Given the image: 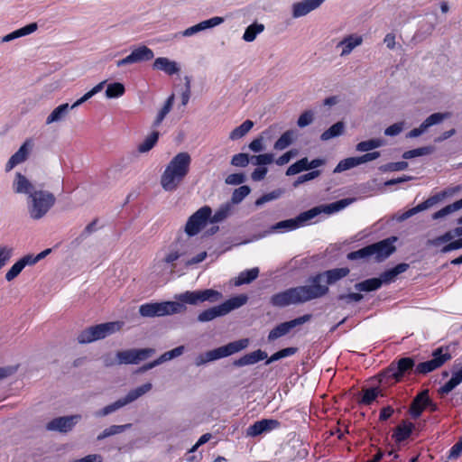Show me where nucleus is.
<instances>
[{
	"label": "nucleus",
	"instance_id": "obj_59",
	"mask_svg": "<svg viewBox=\"0 0 462 462\" xmlns=\"http://www.w3.org/2000/svg\"><path fill=\"white\" fill-rule=\"evenodd\" d=\"M249 162V154L244 152L235 154L231 159V164L236 167H246Z\"/></svg>",
	"mask_w": 462,
	"mask_h": 462
},
{
	"label": "nucleus",
	"instance_id": "obj_40",
	"mask_svg": "<svg viewBox=\"0 0 462 462\" xmlns=\"http://www.w3.org/2000/svg\"><path fill=\"white\" fill-rule=\"evenodd\" d=\"M131 427V424H125V425H112L106 429H105L97 437V440H103L108 437L120 434L124 432L126 429H129Z\"/></svg>",
	"mask_w": 462,
	"mask_h": 462
},
{
	"label": "nucleus",
	"instance_id": "obj_35",
	"mask_svg": "<svg viewBox=\"0 0 462 462\" xmlns=\"http://www.w3.org/2000/svg\"><path fill=\"white\" fill-rule=\"evenodd\" d=\"M258 274L259 269L257 267L244 271L240 273V274L236 278L235 285L240 286L243 284L250 283L258 277Z\"/></svg>",
	"mask_w": 462,
	"mask_h": 462
},
{
	"label": "nucleus",
	"instance_id": "obj_60",
	"mask_svg": "<svg viewBox=\"0 0 462 462\" xmlns=\"http://www.w3.org/2000/svg\"><path fill=\"white\" fill-rule=\"evenodd\" d=\"M23 268V263L18 260L5 273V280L7 282L13 281L21 273Z\"/></svg>",
	"mask_w": 462,
	"mask_h": 462
},
{
	"label": "nucleus",
	"instance_id": "obj_55",
	"mask_svg": "<svg viewBox=\"0 0 462 462\" xmlns=\"http://www.w3.org/2000/svg\"><path fill=\"white\" fill-rule=\"evenodd\" d=\"M297 352V348L296 347H287V348H283L276 353H274L273 355H272L269 359H267V361L265 362L266 365H269L273 362H275V361H278L282 358H284V357H287V356H292L294 355L295 353Z\"/></svg>",
	"mask_w": 462,
	"mask_h": 462
},
{
	"label": "nucleus",
	"instance_id": "obj_22",
	"mask_svg": "<svg viewBox=\"0 0 462 462\" xmlns=\"http://www.w3.org/2000/svg\"><path fill=\"white\" fill-rule=\"evenodd\" d=\"M280 426V422L273 419H263L250 425L246 430V436L256 437L262 433L268 432Z\"/></svg>",
	"mask_w": 462,
	"mask_h": 462
},
{
	"label": "nucleus",
	"instance_id": "obj_1",
	"mask_svg": "<svg viewBox=\"0 0 462 462\" xmlns=\"http://www.w3.org/2000/svg\"><path fill=\"white\" fill-rule=\"evenodd\" d=\"M223 298L221 292L206 289L201 291H187L176 294L174 301H163L143 304L139 313L145 318L163 317L172 314L183 313L187 310L186 304L198 305L204 301L217 302Z\"/></svg>",
	"mask_w": 462,
	"mask_h": 462
},
{
	"label": "nucleus",
	"instance_id": "obj_38",
	"mask_svg": "<svg viewBox=\"0 0 462 462\" xmlns=\"http://www.w3.org/2000/svg\"><path fill=\"white\" fill-rule=\"evenodd\" d=\"M254 122L247 119L242 125L236 127L229 134V139L235 141L244 137L254 126Z\"/></svg>",
	"mask_w": 462,
	"mask_h": 462
},
{
	"label": "nucleus",
	"instance_id": "obj_26",
	"mask_svg": "<svg viewBox=\"0 0 462 462\" xmlns=\"http://www.w3.org/2000/svg\"><path fill=\"white\" fill-rule=\"evenodd\" d=\"M462 382V365H454L452 367V377L439 389L440 395L449 393Z\"/></svg>",
	"mask_w": 462,
	"mask_h": 462
},
{
	"label": "nucleus",
	"instance_id": "obj_61",
	"mask_svg": "<svg viewBox=\"0 0 462 462\" xmlns=\"http://www.w3.org/2000/svg\"><path fill=\"white\" fill-rule=\"evenodd\" d=\"M314 120V113L311 110L303 112L298 118L297 125L299 127H305L310 125Z\"/></svg>",
	"mask_w": 462,
	"mask_h": 462
},
{
	"label": "nucleus",
	"instance_id": "obj_19",
	"mask_svg": "<svg viewBox=\"0 0 462 462\" xmlns=\"http://www.w3.org/2000/svg\"><path fill=\"white\" fill-rule=\"evenodd\" d=\"M458 189H459V188L457 187L453 190H450V191L449 190H443V191H441L439 193H437L434 196L430 197L424 202L419 204L417 207L412 208H411L409 210H406V218L415 215L416 213H418L420 211H422L424 209L431 208L432 206H434L435 204L439 203V201L444 199L446 197H448V195H451L453 192H455L456 190H458Z\"/></svg>",
	"mask_w": 462,
	"mask_h": 462
},
{
	"label": "nucleus",
	"instance_id": "obj_15",
	"mask_svg": "<svg viewBox=\"0 0 462 462\" xmlns=\"http://www.w3.org/2000/svg\"><path fill=\"white\" fill-rule=\"evenodd\" d=\"M320 212H321V209L319 207L313 208L308 211L300 213L296 218H291V219H287V220L278 222L277 224H275L273 226V229H288V230L295 229V228L302 226L304 223L308 222L309 220L317 217Z\"/></svg>",
	"mask_w": 462,
	"mask_h": 462
},
{
	"label": "nucleus",
	"instance_id": "obj_43",
	"mask_svg": "<svg viewBox=\"0 0 462 462\" xmlns=\"http://www.w3.org/2000/svg\"><path fill=\"white\" fill-rule=\"evenodd\" d=\"M264 30V25L258 23L250 24L245 31L243 39L245 42H253L256 36Z\"/></svg>",
	"mask_w": 462,
	"mask_h": 462
},
{
	"label": "nucleus",
	"instance_id": "obj_54",
	"mask_svg": "<svg viewBox=\"0 0 462 462\" xmlns=\"http://www.w3.org/2000/svg\"><path fill=\"white\" fill-rule=\"evenodd\" d=\"M125 58H153V52L151 49L143 45L133 50Z\"/></svg>",
	"mask_w": 462,
	"mask_h": 462
},
{
	"label": "nucleus",
	"instance_id": "obj_46",
	"mask_svg": "<svg viewBox=\"0 0 462 462\" xmlns=\"http://www.w3.org/2000/svg\"><path fill=\"white\" fill-rule=\"evenodd\" d=\"M358 165H361L359 162L358 157H349L345 160H342L338 162V164L334 169L335 173L342 172L346 170L352 169L354 167H356Z\"/></svg>",
	"mask_w": 462,
	"mask_h": 462
},
{
	"label": "nucleus",
	"instance_id": "obj_18",
	"mask_svg": "<svg viewBox=\"0 0 462 462\" xmlns=\"http://www.w3.org/2000/svg\"><path fill=\"white\" fill-rule=\"evenodd\" d=\"M450 116L449 113H434L428 116L418 128L409 132L408 137L415 138L425 133L430 126L440 124Z\"/></svg>",
	"mask_w": 462,
	"mask_h": 462
},
{
	"label": "nucleus",
	"instance_id": "obj_62",
	"mask_svg": "<svg viewBox=\"0 0 462 462\" xmlns=\"http://www.w3.org/2000/svg\"><path fill=\"white\" fill-rule=\"evenodd\" d=\"M377 396L378 391L376 388L365 389L364 390V395L360 402L365 405H369L375 400Z\"/></svg>",
	"mask_w": 462,
	"mask_h": 462
},
{
	"label": "nucleus",
	"instance_id": "obj_34",
	"mask_svg": "<svg viewBox=\"0 0 462 462\" xmlns=\"http://www.w3.org/2000/svg\"><path fill=\"white\" fill-rule=\"evenodd\" d=\"M383 281L379 278H371L355 284V289L359 291H372L379 289Z\"/></svg>",
	"mask_w": 462,
	"mask_h": 462
},
{
	"label": "nucleus",
	"instance_id": "obj_58",
	"mask_svg": "<svg viewBox=\"0 0 462 462\" xmlns=\"http://www.w3.org/2000/svg\"><path fill=\"white\" fill-rule=\"evenodd\" d=\"M282 194V191L281 189H275V190H273L270 193L264 194V195H263L262 197H260L259 199H256L255 206L256 207H261V206H263V204H265V203H267L269 201L277 199H279L281 197Z\"/></svg>",
	"mask_w": 462,
	"mask_h": 462
},
{
	"label": "nucleus",
	"instance_id": "obj_52",
	"mask_svg": "<svg viewBox=\"0 0 462 462\" xmlns=\"http://www.w3.org/2000/svg\"><path fill=\"white\" fill-rule=\"evenodd\" d=\"M251 189L246 186H240L236 189L231 197V204H239L246 196L249 195Z\"/></svg>",
	"mask_w": 462,
	"mask_h": 462
},
{
	"label": "nucleus",
	"instance_id": "obj_44",
	"mask_svg": "<svg viewBox=\"0 0 462 462\" xmlns=\"http://www.w3.org/2000/svg\"><path fill=\"white\" fill-rule=\"evenodd\" d=\"M354 200H355V199H343L337 200L336 202H333V203L324 206L322 208V211H324L325 213H328V214L337 212V211L345 208L348 205H350Z\"/></svg>",
	"mask_w": 462,
	"mask_h": 462
},
{
	"label": "nucleus",
	"instance_id": "obj_11",
	"mask_svg": "<svg viewBox=\"0 0 462 462\" xmlns=\"http://www.w3.org/2000/svg\"><path fill=\"white\" fill-rule=\"evenodd\" d=\"M152 388L151 383H146L135 389L131 390L125 397L118 399L115 402L105 406L103 409L95 412L96 417L107 416L117 410L125 407V405L136 401L141 396L150 392Z\"/></svg>",
	"mask_w": 462,
	"mask_h": 462
},
{
	"label": "nucleus",
	"instance_id": "obj_42",
	"mask_svg": "<svg viewBox=\"0 0 462 462\" xmlns=\"http://www.w3.org/2000/svg\"><path fill=\"white\" fill-rule=\"evenodd\" d=\"M460 208H462V199L459 200H457L454 203L449 204V205L444 207L443 208H441L440 210L435 212L432 215V218L439 219V218L444 217L455 211L459 210Z\"/></svg>",
	"mask_w": 462,
	"mask_h": 462
},
{
	"label": "nucleus",
	"instance_id": "obj_51",
	"mask_svg": "<svg viewBox=\"0 0 462 462\" xmlns=\"http://www.w3.org/2000/svg\"><path fill=\"white\" fill-rule=\"evenodd\" d=\"M184 346H177L170 351L165 352L162 354L160 357L157 358V361L159 362V365L170 361L173 358L180 356L184 353Z\"/></svg>",
	"mask_w": 462,
	"mask_h": 462
},
{
	"label": "nucleus",
	"instance_id": "obj_23",
	"mask_svg": "<svg viewBox=\"0 0 462 462\" xmlns=\"http://www.w3.org/2000/svg\"><path fill=\"white\" fill-rule=\"evenodd\" d=\"M325 0H303L293 4L292 16L294 18L301 17L310 12L318 8Z\"/></svg>",
	"mask_w": 462,
	"mask_h": 462
},
{
	"label": "nucleus",
	"instance_id": "obj_47",
	"mask_svg": "<svg viewBox=\"0 0 462 462\" xmlns=\"http://www.w3.org/2000/svg\"><path fill=\"white\" fill-rule=\"evenodd\" d=\"M159 138V132L153 131L151 134H149L142 143L138 146V151L140 152H149L157 143Z\"/></svg>",
	"mask_w": 462,
	"mask_h": 462
},
{
	"label": "nucleus",
	"instance_id": "obj_56",
	"mask_svg": "<svg viewBox=\"0 0 462 462\" xmlns=\"http://www.w3.org/2000/svg\"><path fill=\"white\" fill-rule=\"evenodd\" d=\"M273 154L272 153H263L259 155H252L250 156V162L254 165H267L271 164L273 162Z\"/></svg>",
	"mask_w": 462,
	"mask_h": 462
},
{
	"label": "nucleus",
	"instance_id": "obj_17",
	"mask_svg": "<svg viewBox=\"0 0 462 462\" xmlns=\"http://www.w3.org/2000/svg\"><path fill=\"white\" fill-rule=\"evenodd\" d=\"M80 420L81 415L79 414L58 417L49 421L46 425V429L51 431L67 433L70 431Z\"/></svg>",
	"mask_w": 462,
	"mask_h": 462
},
{
	"label": "nucleus",
	"instance_id": "obj_2",
	"mask_svg": "<svg viewBox=\"0 0 462 462\" xmlns=\"http://www.w3.org/2000/svg\"><path fill=\"white\" fill-rule=\"evenodd\" d=\"M13 188L15 193L28 196L27 210L33 220L42 218L55 204L56 199L51 192L37 189L35 185L20 172L15 174Z\"/></svg>",
	"mask_w": 462,
	"mask_h": 462
},
{
	"label": "nucleus",
	"instance_id": "obj_20",
	"mask_svg": "<svg viewBox=\"0 0 462 462\" xmlns=\"http://www.w3.org/2000/svg\"><path fill=\"white\" fill-rule=\"evenodd\" d=\"M186 254L183 242L180 239H177L171 243L167 249L164 257L162 259V263L169 264L171 271L175 268V262Z\"/></svg>",
	"mask_w": 462,
	"mask_h": 462
},
{
	"label": "nucleus",
	"instance_id": "obj_14",
	"mask_svg": "<svg viewBox=\"0 0 462 462\" xmlns=\"http://www.w3.org/2000/svg\"><path fill=\"white\" fill-rule=\"evenodd\" d=\"M155 353L153 348L127 349L116 353V363L118 365L138 364L147 359Z\"/></svg>",
	"mask_w": 462,
	"mask_h": 462
},
{
	"label": "nucleus",
	"instance_id": "obj_8",
	"mask_svg": "<svg viewBox=\"0 0 462 462\" xmlns=\"http://www.w3.org/2000/svg\"><path fill=\"white\" fill-rule=\"evenodd\" d=\"M123 327V322L113 321L101 323L96 326H91L82 330L77 339L79 344H88L96 340L103 339L109 335L119 331Z\"/></svg>",
	"mask_w": 462,
	"mask_h": 462
},
{
	"label": "nucleus",
	"instance_id": "obj_64",
	"mask_svg": "<svg viewBox=\"0 0 462 462\" xmlns=\"http://www.w3.org/2000/svg\"><path fill=\"white\" fill-rule=\"evenodd\" d=\"M320 175V171L319 170H315V171H312L310 172H308L306 174H303V175H300V177H298V179L294 181L293 183V187H298L299 185L306 182V181H309V180H314L315 178L319 177Z\"/></svg>",
	"mask_w": 462,
	"mask_h": 462
},
{
	"label": "nucleus",
	"instance_id": "obj_25",
	"mask_svg": "<svg viewBox=\"0 0 462 462\" xmlns=\"http://www.w3.org/2000/svg\"><path fill=\"white\" fill-rule=\"evenodd\" d=\"M404 375V357H401L398 360V364L395 366L392 364L382 374L383 379L381 382L385 380V383H388L390 380H393V382H400Z\"/></svg>",
	"mask_w": 462,
	"mask_h": 462
},
{
	"label": "nucleus",
	"instance_id": "obj_29",
	"mask_svg": "<svg viewBox=\"0 0 462 462\" xmlns=\"http://www.w3.org/2000/svg\"><path fill=\"white\" fill-rule=\"evenodd\" d=\"M278 130H281V127H279L278 125H273L269 126L266 130H264L262 133V134L260 136L254 139L249 143V149L251 151H253L254 152H260L263 151L264 150L263 138L264 137L271 138L273 134H275V133Z\"/></svg>",
	"mask_w": 462,
	"mask_h": 462
},
{
	"label": "nucleus",
	"instance_id": "obj_4",
	"mask_svg": "<svg viewBox=\"0 0 462 462\" xmlns=\"http://www.w3.org/2000/svg\"><path fill=\"white\" fill-rule=\"evenodd\" d=\"M395 241L396 237L394 236L383 239L349 253L347 258L350 260L365 259L367 261L383 262L395 251L393 245Z\"/></svg>",
	"mask_w": 462,
	"mask_h": 462
},
{
	"label": "nucleus",
	"instance_id": "obj_5",
	"mask_svg": "<svg viewBox=\"0 0 462 462\" xmlns=\"http://www.w3.org/2000/svg\"><path fill=\"white\" fill-rule=\"evenodd\" d=\"M315 300L309 286L302 285L289 288L273 294L270 298V304L275 308H286L290 305H299Z\"/></svg>",
	"mask_w": 462,
	"mask_h": 462
},
{
	"label": "nucleus",
	"instance_id": "obj_12",
	"mask_svg": "<svg viewBox=\"0 0 462 462\" xmlns=\"http://www.w3.org/2000/svg\"><path fill=\"white\" fill-rule=\"evenodd\" d=\"M432 358L426 362L420 363L415 369V373L426 374L441 367L452 356L448 353V347L440 346L432 352Z\"/></svg>",
	"mask_w": 462,
	"mask_h": 462
},
{
	"label": "nucleus",
	"instance_id": "obj_53",
	"mask_svg": "<svg viewBox=\"0 0 462 462\" xmlns=\"http://www.w3.org/2000/svg\"><path fill=\"white\" fill-rule=\"evenodd\" d=\"M435 151L434 146H423L410 151H406V159H411L419 156H424L433 153Z\"/></svg>",
	"mask_w": 462,
	"mask_h": 462
},
{
	"label": "nucleus",
	"instance_id": "obj_3",
	"mask_svg": "<svg viewBox=\"0 0 462 462\" xmlns=\"http://www.w3.org/2000/svg\"><path fill=\"white\" fill-rule=\"evenodd\" d=\"M191 157L189 152L176 154L161 176V186L165 191H175L189 172Z\"/></svg>",
	"mask_w": 462,
	"mask_h": 462
},
{
	"label": "nucleus",
	"instance_id": "obj_13",
	"mask_svg": "<svg viewBox=\"0 0 462 462\" xmlns=\"http://www.w3.org/2000/svg\"><path fill=\"white\" fill-rule=\"evenodd\" d=\"M211 213V208L208 206H204L197 210L189 217L184 228L185 233L189 236L199 234L210 218Z\"/></svg>",
	"mask_w": 462,
	"mask_h": 462
},
{
	"label": "nucleus",
	"instance_id": "obj_21",
	"mask_svg": "<svg viewBox=\"0 0 462 462\" xmlns=\"http://www.w3.org/2000/svg\"><path fill=\"white\" fill-rule=\"evenodd\" d=\"M32 146V141L31 139L26 140L18 149V151L8 160L5 165V171H10L16 165L23 162L28 158Z\"/></svg>",
	"mask_w": 462,
	"mask_h": 462
},
{
	"label": "nucleus",
	"instance_id": "obj_37",
	"mask_svg": "<svg viewBox=\"0 0 462 462\" xmlns=\"http://www.w3.org/2000/svg\"><path fill=\"white\" fill-rule=\"evenodd\" d=\"M233 206L227 202L221 205L215 214L211 217L210 221L212 223H219L227 218L232 213Z\"/></svg>",
	"mask_w": 462,
	"mask_h": 462
},
{
	"label": "nucleus",
	"instance_id": "obj_50",
	"mask_svg": "<svg viewBox=\"0 0 462 462\" xmlns=\"http://www.w3.org/2000/svg\"><path fill=\"white\" fill-rule=\"evenodd\" d=\"M402 272H404V263H401L395 268L384 272L379 279L383 281V283L391 282L399 273H402Z\"/></svg>",
	"mask_w": 462,
	"mask_h": 462
},
{
	"label": "nucleus",
	"instance_id": "obj_41",
	"mask_svg": "<svg viewBox=\"0 0 462 462\" xmlns=\"http://www.w3.org/2000/svg\"><path fill=\"white\" fill-rule=\"evenodd\" d=\"M173 102H174V95H171L168 97V99L166 100L164 106H162V108L160 110V112L158 113L153 124H152V126L153 127H157L159 126L162 122L163 121V119L165 118V116L170 113V111L171 110L172 108V106H173Z\"/></svg>",
	"mask_w": 462,
	"mask_h": 462
},
{
	"label": "nucleus",
	"instance_id": "obj_31",
	"mask_svg": "<svg viewBox=\"0 0 462 462\" xmlns=\"http://www.w3.org/2000/svg\"><path fill=\"white\" fill-rule=\"evenodd\" d=\"M152 68L154 69L163 70L169 75L178 73L180 70L178 63L170 60H155Z\"/></svg>",
	"mask_w": 462,
	"mask_h": 462
},
{
	"label": "nucleus",
	"instance_id": "obj_6",
	"mask_svg": "<svg viewBox=\"0 0 462 462\" xmlns=\"http://www.w3.org/2000/svg\"><path fill=\"white\" fill-rule=\"evenodd\" d=\"M348 273L349 269L346 267H342L328 270L311 276L309 279V286L313 293L315 300L327 295L329 291L328 286L347 276Z\"/></svg>",
	"mask_w": 462,
	"mask_h": 462
},
{
	"label": "nucleus",
	"instance_id": "obj_36",
	"mask_svg": "<svg viewBox=\"0 0 462 462\" xmlns=\"http://www.w3.org/2000/svg\"><path fill=\"white\" fill-rule=\"evenodd\" d=\"M345 129V124L341 121L337 122L332 126H330L328 130L322 133L320 135V139L322 141H328L332 138L337 137L341 135Z\"/></svg>",
	"mask_w": 462,
	"mask_h": 462
},
{
	"label": "nucleus",
	"instance_id": "obj_7",
	"mask_svg": "<svg viewBox=\"0 0 462 462\" xmlns=\"http://www.w3.org/2000/svg\"><path fill=\"white\" fill-rule=\"evenodd\" d=\"M249 346L248 338H242L236 341L230 342L225 346L207 351L204 354L198 356L195 359V365L200 366L208 362H212L220 358H224L238 353L245 349Z\"/></svg>",
	"mask_w": 462,
	"mask_h": 462
},
{
	"label": "nucleus",
	"instance_id": "obj_48",
	"mask_svg": "<svg viewBox=\"0 0 462 462\" xmlns=\"http://www.w3.org/2000/svg\"><path fill=\"white\" fill-rule=\"evenodd\" d=\"M125 91V86L122 83H111L107 86L106 89V97L107 98H116L123 96Z\"/></svg>",
	"mask_w": 462,
	"mask_h": 462
},
{
	"label": "nucleus",
	"instance_id": "obj_9",
	"mask_svg": "<svg viewBox=\"0 0 462 462\" xmlns=\"http://www.w3.org/2000/svg\"><path fill=\"white\" fill-rule=\"evenodd\" d=\"M247 296L244 294L233 297L218 306L203 310L199 314L198 320L199 322H208L217 317L225 316L230 311L245 305L247 302Z\"/></svg>",
	"mask_w": 462,
	"mask_h": 462
},
{
	"label": "nucleus",
	"instance_id": "obj_45",
	"mask_svg": "<svg viewBox=\"0 0 462 462\" xmlns=\"http://www.w3.org/2000/svg\"><path fill=\"white\" fill-rule=\"evenodd\" d=\"M384 141L379 138L370 139L357 143L356 149L358 152H368L383 145Z\"/></svg>",
	"mask_w": 462,
	"mask_h": 462
},
{
	"label": "nucleus",
	"instance_id": "obj_49",
	"mask_svg": "<svg viewBox=\"0 0 462 462\" xmlns=\"http://www.w3.org/2000/svg\"><path fill=\"white\" fill-rule=\"evenodd\" d=\"M308 158L304 157L291 164L286 171L287 176L298 174L303 171H308Z\"/></svg>",
	"mask_w": 462,
	"mask_h": 462
},
{
	"label": "nucleus",
	"instance_id": "obj_27",
	"mask_svg": "<svg viewBox=\"0 0 462 462\" xmlns=\"http://www.w3.org/2000/svg\"><path fill=\"white\" fill-rule=\"evenodd\" d=\"M363 42V37L358 34H350L345 37L337 45V48L341 49L340 55H348L356 47L359 46Z\"/></svg>",
	"mask_w": 462,
	"mask_h": 462
},
{
	"label": "nucleus",
	"instance_id": "obj_24",
	"mask_svg": "<svg viewBox=\"0 0 462 462\" xmlns=\"http://www.w3.org/2000/svg\"><path fill=\"white\" fill-rule=\"evenodd\" d=\"M428 390L420 393L412 401L410 406L409 412L413 419H417L420 416L422 411L430 403V398Z\"/></svg>",
	"mask_w": 462,
	"mask_h": 462
},
{
	"label": "nucleus",
	"instance_id": "obj_32",
	"mask_svg": "<svg viewBox=\"0 0 462 462\" xmlns=\"http://www.w3.org/2000/svg\"><path fill=\"white\" fill-rule=\"evenodd\" d=\"M38 28V25L36 23H29L18 30H15L14 32H12L11 33L5 35L4 38H3V42H10V41H13L14 39H17L19 37H23V36H25V35H28V34H31L32 32H34Z\"/></svg>",
	"mask_w": 462,
	"mask_h": 462
},
{
	"label": "nucleus",
	"instance_id": "obj_57",
	"mask_svg": "<svg viewBox=\"0 0 462 462\" xmlns=\"http://www.w3.org/2000/svg\"><path fill=\"white\" fill-rule=\"evenodd\" d=\"M14 254V248L9 245H0V270L5 266Z\"/></svg>",
	"mask_w": 462,
	"mask_h": 462
},
{
	"label": "nucleus",
	"instance_id": "obj_30",
	"mask_svg": "<svg viewBox=\"0 0 462 462\" xmlns=\"http://www.w3.org/2000/svg\"><path fill=\"white\" fill-rule=\"evenodd\" d=\"M267 357V353L258 349L256 351H254L252 353L246 354L240 357L239 359H236L233 362L234 366L241 367L245 365H250L256 364L259 361H262Z\"/></svg>",
	"mask_w": 462,
	"mask_h": 462
},
{
	"label": "nucleus",
	"instance_id": "obj_63",
	"mask_svg": "<svg viewBox=\"0 0 462 462\" xmlns=\"http://www.w3.org/2000/svg\"><path fill=\"white\" fill-rule=\"evenodd\" d=\"M364 296L361 293H348V294H339L337 296V300L345 302L346 304H349L352 302H359L363 300Z\"/></svg>",
	"mask_w": 462,
	"mask_h": 462
},
{
	"label": "nucleus",
	"instance_id": "obj_16",
	"mask_svg": "<svg viewBox=\"0 0 462 462\" xmlns=\"http://www.w3.org/2000/svg\"><path fill=\"white\" fill-rule=\"evenodd\" d=\"M310 318L311 316L310 314H306L292 320L277 325L269 332L268 340L274 341L277 338L287 335L292 328L306 323L310 319Z\"/></svg>",
	"mask_w": 462,
	"mask_h": 462
},
{
	"label": "nucleus",
	"instance_id": "obj_10",
	"mask_svg": "<svg viewBox=\"0 0 462 462\" xmlns=\"http://www.w3.org/2000/svg\"><path fill=\"white\" fill-rule=\"evenodd\" d=\"M106 83V80L98 83L97 86H95L91 90L87 92L83 97L78 99L71 106H69L68 103H65L54 108L53 111L47 116L46 125H51L53 123H59L63 121L65 117L68 116L69 110H72L79 106L84 102L91 98L94 95L100 92L103 89Z\"/></svg>",
	"mask_w": 462,
	"mask_h": 462
},
{
	"label": "nucleus",
	"instance_id": "obj_33",
	"mask_svg": "<svg viewBox=\"0 0 462 462\" xmlns=\"http://www.w3.org/2000/svg\"><path fill=\"white\" fill-rule=\"evenodd\" d=\"M38 28V25L36 23H29L18 30H15L14 32H12L11 33L5 35L4 38H3V42H10V41H13L14 39H17L19 37H23V36H25V35H28V34H31L32 32H34Z\"/></svg>",
	"mask_w": 462,
	"mask_h": 462
},
{
	"label": "nucleus",
	"instance_id": "obj_39",
	"mask_svg": "<svg viewBox=\"0 0 462 462\" xmlns=\"http://www.w3.org/2000/svg\"><path fill=\"white\" fill-rule=\"evenodd\" d=\"M295 133L292 130H288L283 133L281 137L275 142L273 148L282 151L290 146L294 140Z\"/></svg>",
	"mask_w": 462,
	"mask_h": 462
},
{
	"label": "nucleus",
	"instance_id": "obj_28",
	"mask_svg": "<svg viewBox=\"0 0 462 462\" xmlns=\"http://www.w3.org/2000/svg\"><path fill=\"white\" fill-rule=\"evenodd\" d=\"M404 441V420H402L395 429L391 437V442L389 443L390 448L387 449L386 453L388 456L393 455V458H397L396 448Z\"/></svg>",
	"mask_w": 462,
	"mask_h": 462
}]
</instances>
